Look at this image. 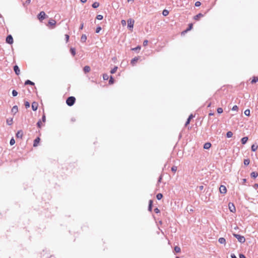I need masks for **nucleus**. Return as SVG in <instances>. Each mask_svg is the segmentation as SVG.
I'll list each match as a JSON object with an SVG mask.
<instances>
[{
    "label": "nucleus",
    "instance_id": "nucleus-1",
    "mask_svg": "<svg viewBox=\"0 0 258 258\" xmlns=\"http://www.w3.org/2000/svg\"><path fill=\"white\" fill-rule=\"evenodd\" d=\"M76 102V98L74 96H70L66 100V103L69 106H73Z\"/></svg>",
    "mask_w": 258,
    "mask_h": 258
},
{
    "label": "nucleus",
    "instance_id": "nucleus-2",
    "mask_svg": "<svg viewBox=\"0 0 258 258\" xmlns=\"http://www.w3.org/2000/svg\"><path fill=\"white\" fill-rule=\"evenodd\" d=\"M233 235L240 243H243L245 241V238L243 236L235 233H234Z\"/></svg>",
    "mask_w": 258,
    "mask_h": 258
},
{
    "label": "nucleus",
    "instance_id": "nucleus-3",
    "mask_svg": "<svg viewBox=\"0 0 258 258\" xmlns=\"http://www.w3.org/2000/svg\"><path fill=\"white\" fill-rule=\"evenodd\" d=\"M46 16L45 12L41 11L37 15V18L40 21H42L45 18Z\"/></svg>",
    "mask_w": 258,
    "mask_h": 258
},
{
    "label": "nucleus",
    "instance_id": "nucleus-4",
    "mask_svg": "<svg viewBox=\"0 0 258 258\" xmlns=\"http://www.w3.org/2000/svg\"><path fill=\"white\" fill-rule=\"evenodd\" d=\"M6 42L7 43L9 44H12L13 43V38L11 35H8L6 39Z\"/></svg>",
    "mask_w": 258,
    "mask_h": 258
},
{
    "label": "nucleus",
    "instance_id": "nucleus-5",
    "mask_svg": "<svg viewBox=\"0 0 258 258\" xmlns=\"http://www.w3.org/2000/svg\"><path fill=\"white\" fill-rule=\"evenodd\" d=\"M228 207L231 212L235 213L236 212V208L233 203H229L228 204Z\"/></svg>",
    "mask_w": 258,
    "mask_h": 258
},
{
    "label": "nucleus",
    "instance_id": "nucleus-6",
    "mask_svg": "<svg viewBox=\"0 0 258 258\" xmlns=\"http://www.w3.org/2000/svg\"><path fill=\"white\" fill-rule=\"evenodd\" d=\"M134 20L130 19L127 20V27L129 29H132L134 27Z\"/></svg>",
    "mask_w": 258,
    "mask_h": 258
},
{
    "label": "nucleus",
    "instance_id": "nucleus-7",
    "mask_svg": "<svg viewBox=\"0 0 258 258\" xmlns=\"http://www.w3.org/2000/svg\"><path fill=\"white\" fill-rule=\"evenodd\" d=\"M220 192L222 194H225L227 192V188L225 185H221L219 187Z\"/></svg>",
    "mask_w": 258,
    "mask_h": 258
},
{
    "label": "nucleus",
    "instance_id": "nucleus-8",
    "mask_svg": "<svg viewBox=\"0 0 258 258\" xmlns=\"http://www.w3.org/2000/svg\"><path fill=\"white\" fill-rule=\"evenodd\" d=\"M14 71L17 75H19L20 73V70L17 65H15L13 67Z\"/></svg>",
    "mask_w": 258,
    "mask_h": 258
},
{
    "label": "nucleus",
    "instance_id": "nucleus-9",
    "mask_svg": "<svg viewBox=\"0 0 258 258\" xmlns=\"http://www.w3.org/2000/svg\"><path fill=\"white\" fill-rule=\"evenodd\" d=\"M38 104L36 102H33L32 103L31 107L33 111H36L37 110Z\"/></svg>",
    "mask_w": 258,
    "mask_h": 258
},
{
    "label": "nucleus",
    "instance_id": "nucleus-10",
    "mask_svg": "<svg viewBox=\"0 0 258 258\" xmlns=\"http://www.w3.org/2000/svg\"><path fill=\"white\" fill-rule=\"evenodd\" d=\"M23 136V132L22 130H19L17 132L16 135V137L17 138L22 139Z\"/></svg>",
    "mask_w": 258,
    "mask_h": 258
},
{
    "label": "nucleus",
    "instance_id": "nucleus-11",
    "mask_svg": "<svg viewBox=\"0 0 258 258\" xmlns=\"http://www.w3.org/2000/svg\"><path fill=\"white\" fill-rule=\"evenodd\" d=\"M194 117V116L191 114L189 115L188 118L187 119L186 122H185V125L186 126L189 123H190V120Z\"/></svg>",
    "mask_w": 258,
    "mask_h": 258
},
{
    "label": "nucleus",
    "instance_id": "nucleus-12",
    "mask_svg": "<svg viewBox=\"0 0 258 258\" xmlns=\"http://www.w3.org/2000/svg\"><path fill=\"white\" fill-rule=\"evenodd\" d=\"M40 141V139L39 137H37L34 140L33 142V146L36 147L37 146L38 143H39Z\"/></svg>",
    "mask_w": 258,
    "mask_h": 258
},
{
    "label": "nucleus",
    "instance_id": "nucleus-13",
    "mask_svg": "<svg viewBox=\"0 0 258 258\" xmlns=\"http://www.w3.org/2000/svg\"><path fill=\"white\" fill-rule=\"evenodd\" d=\"M18 111V106L17 105H15L13 107L11 110L12 113L14 114H15Z\"/></svg>",
    "mask_w": 258,
    "mask_h": 258
},
{
    "label": "nucleus",
    "instance_id": "nucleus-14",
    "mask_svg": "<svg viewBox=\"0 0 258 258\" xmlns=\"http://www.w3.org/2000/svg\"><path fill=\"white\" fill-rule=\"evenodd\" d=\"M153 207V201L152 200H149L148 205V211L151 212Z\"/></svg>",
    "mask_w": 258,
    "mask_h": 258
},
{
    "label": "nucleus",
    "instance_id": "nucleus-15",
    "mask_svg": "<svg viewBox=\"0 0 258 258\" xmlns=\"http://www.w3.org/2000/svg\"><path fill=\"white\" fill-rule=\"evenodd\" d=\"M203 14H202V13H199L198 14L194 16V19L196 21H198L201 17H203Z\"/></svg>",
    "mask_w": 258,
    "mask_h": 258
},
{
    "label": "nucleus",
    "instance_id": "nucleus-16",
    "mask_svg": "<svg viewBox=\"0 0 258 258\" xmlns=\"http://www.w3.org/2000/svg\"><path fill=\"white\" fill-rule=\"evenodd\" d=\"M139 58L137 57H135L133 58L131 61V63L132 66H135L137 61L138 60Z\"/></svg>",
    "mask_w": 258,
    "mask_h": 258
},
{
    "label": "nucleus",
    "instance_id": "nucleus-17",
    "mask_svg": "<svg viewBox=\"0 0 258 258\" xmlns=\"http://www.w3.org/2000/svg\"><path fill=\"white\" fill-rule=\"evenodd\" d=\"M212 145L209 142H207V143H206L204 145V148L205 149H209V148H211Z\"/></svg>",
    "mask_w": 258,
    "mask_h": 258
},
{
    "label": "nucleus",
    "instance_id": "nucleus-18",
    "mask_svg": "<svg viewBox=\"0 0 258 258\" xmlns=\"http://www.w3.org/2000/svg\"><path fill=\"white\" fill-rule=\"evenodd\" d=\"M248 137H243L241 139V143L243 145H244L245 144L247 141H248Z\"/></svg>",
    "mask_w": 258,
    "mask_h": 258
},
{
    "label": "nucleus",
    "instance_id": "nucleus-19",
    "mask_svg": "<svg viewBox=\"0 0 258 258\" xmlns=\"http://www.w3.org/2000/svg\"><path fill=\"white\" fill-rule=\"evenodd\" d=\"M218 242L221 244H226V239L223 237H220L218 239Z\"/></svg>",
    "mask_w": 258,
    "mask_h": 258
},
{
    "label": "nucleus",
    "instance_id": "nucleus-20",
    "mask_svg": "<svg viewBox=\"0 0 258 258\" xmlns=\"http://www.w3.org/2000/svg\"><path fill=\"white\" fill-rule=\"evenodd\" d=\"M90 70H91V69H90V67L88 66H85L83 68V71L85 73L89 72L90 71Z\"/></svg>",
    "mask_w": 258,
    "mask_h": 258
},
{
    "label": "nucleus",
    "instance_id": "nucleus-21",
    "mask_svg": "<svg viewBox=\"0 0 258 258\" xmlns=\"http://www.w3.org/2000/svg\"><path fill=\"white\" fill-rule=\"evenodd\" d=\"M258 173L256 172L253 171L250 173V177L253 178H255L257 177Z\"/></svg>",
    "mask_w": 258,
    "mask_h": 258
},
{
    "label": "nucleus",
    "instance_id": "nucleus-22",
    "mask_svg": "<svg viewBox=\"0 0 258 258\" xmlns=\"http://www.w3.org/2000/svg\"><path fill=\"white\" fill-rule=\"evenodd\" d=\"M24 84H25V85H30L33 86V85H34L35 84L32 81H31L29 80H27L25 82Z\"/></svg>",
    "mask_w": 258,
    "mask_h": 258
},
{
    "label": "nucleus",
    "instance_id": "nucleus-23",
    "mask_svg": "<svg viewBox=\"0 0 258 258\" xmlns=\"http://www.w3.org/2000/svg\"><path fill=\"white\" fill-rule=\"evenodd\" d=\"M87 40V36L86 34H83L81 38V41L82 42L84 43Z\"/></svg>",
    "mask_w": 258,
    "mask_h": 258
},
{
    "label": "nucleus",
    "instance_id": "nucleus-24",
    "mask_svg": "<svg viewBox=\"0 0 258 258\" xmlns=\"http://www.w3.org/2000/svg\"><path fill=\"white\" fill-rule=\"evenodd\" d=\"M258 82V78L257 77L254 76L252 77V79L251 81V84H254Z\"/></svg>",
    "mask_w": 258,
    "mask_h": 258
},
{
    "label": "nucleus",
    "instance_id": "nucleus-25",
    "mask_svg": "<svg viewBox=\"0 0 258 258\" xmlns=\"http://www.w3.org/2000/svg\"><path fill=\"white\" fill-rule=\"evenodd\" d=\"M55 24L56 21L53 19L50 20L48 22V24L50 26H55Z\"/></svg>",
    "mask_w": 258,
    "mask_h": 258
},
{
    "label": "nucleus",
    "instance_id": "nucleus-26",
    "mask_svg": "<svg viewBox=\"0 0 258 258\" xmlns=\"http://www.w3.org/2000/svg\"><path fill=\"white\" fill-rule=\"evenodd\" d=\"M70 51L73 56H75L76 55V49L75 48L71 47Z\"/></svg>",
    "mask_w": 258,
    "mask_h": 258
},
{
    "label": "nucleus",
    "instance_id": "nucleus-27",
    "mask_svg": "<svg viewBox=\"0 0 258 258\" xmlns=\"http://www.w3.org/2000/svg\"><path fill=\"white\" fill-rule=\"evenodd\" d=\"M257 148H258L257 145H255L253 144L251 146V150L253 152H255L257 149Z\"/></svg>",
    "mask_w": 258,
    "mask_h": 258
},
{
    "label": "nucleus",
    "instance_id": "nucleus-28",
    "mask_svg": "<svg viewBox=\"0 0 258 258\" xmlns=\"http://www.w3.org/2000/svg\"><path fill=\"white\" fill-rule=\"evenodd\" d=\"M174 250L176 253H179L180 252V248L178 246H175L174 248Z\"/></svg>",
    "mask_w": 258,
    "mask_h": 258
},
{
    "label": "nucleus",
    "instance_id": "nucleus-29",
    "mask_svg": "<svg viewBox=\"0 0 258 258\" xmlns=\"http://www.w3.org/2000/svg\"><path fill=\"white\" fill-rule=\"evenodd\" d=\"M114 82V79L112 76H110L109 80V84L111 85L113 84Z\"/></svg>",
    "mask_w": 258,
    "mask_h": 258
},
{
    "label": "nucleus",
    "instance_id": "nucleus-30",
    "mask_svg": "<svg viewBox=\"0 0 258 258\" xmlns=\"http://www.w3.org/2000/svg\"><path fill=\"white\" fill-rule=\"evenodd\" d=\"M233 136V133L231 131H228L227 133H226V137L227 138H230L231 137H232Z\"/></svg>",
    "mask_w": 258,
    "mask_h": 258
},
{
    "label": "nucleus",
    "instance_id": "nucleus-31",
    "mask_svg": "<svg viewBox=\"0 0 258 258\" xmlns=\"http://www.w3.org/2000/svg\"><path fill=\"white\" fill-rule=\"evenodd\" d=\"M7 123L9 125H11L13 124V118H11L10 119H7Z\"/></svg>",
    "mask_w": 258,
    "mask_h": 258
},
{
    "label": "nucleus",
    "instance_id": "nucleus-32",
    "mask_svg": "<svg viewBox=\"0 0 258 258\" xmlns=\"http://www.w3.org/2000/svg\"><path fill=\"white\" fill-rule=\"evenodd\" d=\"M99 6V3L98 2H94L92 5V7L94 8H97Z\"/></svg>",
    "mask_w": 258,
    "mask_h": 258
},
{
    "label": "nucleus",
    "instance_id": "nucleus-33",
    "mask_svg": "<svg viewBox=\"0 0 258 258\" xmlns=\"http://www.w3.org/2000/svg\"><path fill=\"white\" fill-rule=\"evenodd\" d=\"M118 69V67L117 66H115L112 69H111V70L110 71V73L113 74H114L117 70Z\"/></svg>",
    "mask_w": 258,
    "mask_h": 258
},
{
    "label": "nucleus",
    "instance_id": "nucleus-34",
    "mask_svg": "<svg viewBox=\"0 0 258 258\" xmlns=\"http://www.w3.org/2000/svg\"><path fill=\"white\" fill-rule=\"evenodd\" d=\"M163 198V195L159 193L156 195V198L158 200H160Z\"/></svg>",
    "mask_w": 258,
    "mask_h": 258
},
{
    "label": "nucleus",
    "instance_id": "nucleus-35",
    "mask_svg": "<svg viewBox=\"0 0 258 258\" xmlns=\"http://www.w3.org/2000/svg\"><path fill=\"white\" fill-rule=\"evenodd\" d=\"M243 163H244V165L247 166L249 165V164L250 163V160L249 159H244Z\"/></svg>",
    "mask_w": 258,
    "mask_h": 258
},
{
    "label": "nucleus",
    "instance_id": "nucleus-36",
    "mask_svg": "<svg viewBox=\"0 0 258 258\" xmlns=\"http://www.w3.org/2000/svg\"><path fill=\"white\" fill-rule=\"evenodd\" d=\"M31 3V0H26L25 3H23V6L24 7H26L27 5L30 4Z\"/></svg>",
    "mask_w": 258,
    "mask_h": 258
},
{
    "label": "nucleus",
    "instance_id": "nucleus-37",
    "mask_svg": "<svg viewBox=\"0 0 258 258\" xmlns=\"http://www.w3.org/2000/svg\"><path fill=\"white\" fill-rule=\"evenodd\" d=\"M141 48V46L140 45L137 46V47L133 48L132 49V50L137 51L138 50H140Z\"/></svg>",
    "mask_w": 258,
    "mask_h": 258
},
{
    "label": "nucleus",
    "instance_id": "nucleus-38",
    "mask_svg": "<svg viewBox=\"0 0 258 258\" xmlns=\"http://www.w3.org/2000/svg\"><path fill=\"white\" fill-rule=\"evenodd\" d=\"M162 14L164 16H166L169 14V11L165 9L163 11Z\"/></svg>",
    "mask_w": 258,
    "mask_h": 258
},
{
    "label": "nucleus",
    "instance_id": "nucleus-39",
    "mask_svg": "<svg viewBox=\"0 0 258 258\" xmlns=\"http://www.w3.org/2000/svg\"><path fill=\"white\" fill-rule=\"evenodd\" d=\"M244 114L247 116H250V110L249 109H246L244 111Z\"/></svg>",
    "mask_w": 258,
    "mask_h": 258
},
{
    "label": "nucleus",
    "instance_id": "nucleus-40",
    "mask_svg": "<svg viewBox=\"0 0 258 258\" xmlns=\"http://www.w3.org/2000/svg\"><path fill=\"white\" fill-rule=\"evenodd\" d=\"M103 79L104 80H107L109 79V76L107 74H104L103 75Z\"/></svg>",
    "mask_w": 258,
    "mask_h": 258
},
{
    "label": "nucleus",
    "instance_id": "nucleus-41",
    "mask_svg": "<svg viewBox=\"0 0 258 258\" xmlns=\"http://www.w3.org/2000/svg\"><path fill=\"white\" fill-rule=\"evenodd\" d=\"M15 141L14 140V139L13 138H12L11 140H10V144L11 146H13L15 144Z\"/></svg>",
    "mask_w": 258,
    "mask_h": 258
},
{
    "label": "nucleus",
    "instance_id": "nucleus-42",
    "mask_svg": "<svg viewBox=\"0 0 258 258\" xmlns=\"http://www.w3.org/2000/svg\"><path fill=\"white\" fill-rule=\"evenodd\" d=\"M13 97H16L18 95V92L16 90H13L12 92Z\"/></svg>",
    "mask_w": 258,
    "mask_h": 258
},
{
    "label": "nucleus",
    "instance_id": "nucleus-43",
    "mask_svg": "<svg viewBox=\"0 0 258 258\" xmlns=\"http://www.w3.org/2000/svg\"><path fill=\"white\" fill-rule=\"evenodd\" d=\"M193 25L192 23H190L188 24V27L186 28V29L189 31L192 28Z\"/></svg>",
    "mask_w": 258,
    "mask_h": 258
},
{
    "label": "nucleus",
    "instance_id": "nucleus-44",
    "mask_svg": "<svg viewBox=\"0 0 258 258\" xmlns=\"http://www.w3.org/2000/svg\"><path fill=\"white\" fill-rule=\"evenodd\" d=\"M42 123H41V120H39L37 122V126L38 128H41V126H42Z\"/></svg>",
    "mask_w": 258,
    "mask_h": 258
},
{
    "label": "nucleus",
    "instance_id": "nucleus-45",
    "mask_svg": "<svg viewBox=\"0 0 258 258\" xmlns=\"http://www.w3.org/2000/svg\"><path fill=\"white\" fill-rule=\"evenodd\" d=\"M103 16L101 15H98L96 16V19L98 20H101L103 19Z\"/></svg>",
    "mask_w": 258,
    "mask_h": 258
},
{
    "label": "nucleus",
    "instance_id": "nucleus-46",
    "mask_svg": "<svg viewBox=\"0 0 258 258\" xmlns=\"http://www.w3.org/2000/svg\"><path fill=\"white\" fill-rule=\"evenodd\" d=\"M24 105H25V107L26 108H29L30 106V103L28 101H26L25 102Z\"/></svg>",
    "mask_w": 258,
    "mask_h": 258
},
{
    "label": "nucleus",
    "instance_id": "nucleus-47",
    "mask_svg": "<svg viewBox=\"0 0 258 258\" xmlns=\"http://www.w3.org/2000/svg\"><path fill=\"white\" fill-rule=\"evenodd\" d=\"M217 111L218 113L221 114L223 112V110L222 108L219 107L217 108Z\"/></svg>",
    "mask_w": 258,
    "mask_h": 258
},
{
    "label": "nucleus",
    "instance_id": "nucleus-48",
    "mask_svg": "<svg viewBox=\"0 0 258 258\" xmlns=\"http://www.w3.org/2000/svg\"><path fill=\"white\" fill-rule=\"evenodd\" d=\"M102 28L100 26H98L96 29V33H98L101 30Z\"/></svg>",
    "mask_w": 258,
    "mask_h": 258
},
{
    "label": "nucleus",
    "instance_id": "nucleus-49",
    "mask_svg": "<svg viewBox=\"0 0 258 258\" xmlns=\"http://www.w3.org/2000/svg\"><path fill=\"white\" fill-rule=\"evenodd\" d=\"M238 109V107L236 105H235L233 106V107L232 108V110L233 111H237Z\"/></svg>",
    "mask_w": 258,
    "mask_h": 258
},
{
    "label": "nucleus",
    "instance_id": "nucleus-50",
    "mask_svg": "<svg viewBox=\"0 0 258 258\" xmlns=\"http://www.w3.org/2000/svg\"><path fill=\"white\" fill-rule=\"evenodd\" d=\"M177 170V167L176 166H173L171 167V171L173 172H175Z\"/></svg>",
    "mask_w": 258,
    "mask_h": 258
},
{
    "label": "nucleus",
    "instance_id": "nucleus-51",
    "mask_svg": "<svg viewBox=\"0 0 258 258\" xmlns=\"http://www.w3.org/2000/svg\"><path fill=\"white\" fill-rule=\"evenodd\" d=\"M42 121L43 122H45L46 121V116L45 115V113L43 112V115L42 116Z\"/></svg>",
    "mask_w": 258,
    "mask_h": 258
},
{
    "label": "nucleus",
    "instance_id": "nucleus-52",
    "mask_svg": "<svg viewBox=\"0 0 258 258\" xmlns=\"http://www.w3.org/2000/svg\"><path fill=\"white\" fill-rule=\"evenodd\" d=\"M195 5L196 7H200L201 5V3L199 1H197L195 3Z\"/></svg>",
    "mask_w": 258,
    "mask_h": 258
},
{
    "label": "nucleus",
    "instance_id": "nucleus-53",
    "mask_svg": "<svg viewBox=\"0 0 258 258\" xmlns=\"http://www.w3.org/2000/svg\"><path fill=\"white\" fill-rule=\"evenodd\" d=\"M69 38H70V36L68 34H66L65 35V38H66V42H68L69 40Z\"/></svg>",
    "mask_w": 258,
    "mask_h": 258
},
{
    "label": "nucleus",
    "instance_id": "nucleus-54",
    "mask_svg": "<svg viewBox=\"0 0 258 258\" xmlns=\"http://www.w3.org/2000/svg\"><path fill=\"white\" fill-rule=\"evenodd\" d=\"M154 212H155L156 213H157V214L159 213H160V210H159L158 208H155V209H154Z\"/></svg>",
    "mask_w": 258,
    "mask_h": 258
},
{
    "label": "nucleus",
    "instance_id": "nucleus-55",
    "mask_svg": "<svg viewBox=\"0 0 258 258\" xmlns=\"http://www.w3.org/2000/svg\"><path fill=\"white\" fill-rule=\"evenodd\" d=\"M148 40H145L143 41V46H145L148 45Z\"/></svg>",
    "mask_w": 258,
    "mask_h": 258
},
{
    "label": "nucleus",
    "instance_id": "nucleus-56",
    "mask_svg": "<svg viewBox=\"0 0 258 258\" xmlns=\"http://www.w3.org/2000/svg\"><path fill=\"white\" fill-rule=\"evenodd\" d=\"M239 256V258H246V256L242 253H240Z\"/></svg>",
    "mask_w": 258,
    "mask_h": 258
},
{
    "label": "nucleus",
    "instance_id": "nucleus-57",
    "mask_svg": "<svg viewBox=\"0 0 258 258\" xmlns=\"http://www.w3.org/2000/svg\"><path fill=\"white\" fill-rule=\"evenodd\" d=\"M253 187L254 189H256L258 188V183H255L253 185Z\"/></svg>",
    "mask_w": 258,
    "mask_h": 258
},
{
    "label": "nucleus",
    "instance_id": "nucleus-58",
    "mask_svg": "<svg viewBox=\"0 0 258 258\" xmlns=\"http://www.w3.org/2000/svg\"><path fill=\"white\" fill-rule=\"evenodd\" d=\"M188 31L186 29L185 30L181 32V35H184L186 33H187Z\"/></svg>",
    "mask_w": 258,
    "mask_h": 258
},
{
    "label": "nucleus",
    "instance_id": "nucleus-59",
    "mask_svg": "<svg viewBox=\"0 0 258 258\" xmlns=\"http://www.w3.org/2000/svg\"><path fill=\"white\" fill-rule=\"evenodd\" d=\"M83 27H84V23H82L81 24V25H80V27H79V30H82V29H83Z\"/></svg>",
    "mask_w": 258,
    "mask_h": 258
},
{
    "label": "nucleus",
    "instance_id": "nucleus-60",
    "mask_svg": "<svg viewBox=\"0 0 258 258\" xmlns=\"http://www.w3.org/2000/svg\"><path fill=\"white\" fill-rule=\"evenodd\" d=\"M230 256L231 258H237V256L234 253H232Z\"/></svg>",
    "mask_w": 258,
    "mask_h": 258
},
{
    "label": "nucleus",
    "instance_id": "nucleus-61",
    "mask_svg": "<svg viewBox=\"0 0 258 258\" xmlns=\"http://www.w3.org/2000/svg\"><path fill=\"white\" fill-rule=\"evenodd\" d=\"M242 180V184H244L246 182V179H245V178H243Z\"/></svg>",
    "mask_w": 258,
    "mask_h": 258
},
{
    "label": "nucleus",
    "instance_id": "nucleus-62",
    "mask_svg": "<svg viewBox=\"0 0 258 258\" xmlns=\"http://www.w3.org/2000/svg\"><path fill=\"white\" fill-rule=\"evenodd\" d=\"M162 179V176H160L159 178H158V182H161V180Z\"/></svg>",
    "mask_w": 258,
    "mask_h": 258
},
{
    "label": "nucleus",
    "instance_id": "nucleus-63",
    "mask_svg": "<svg viewBox=\"0 0 258 258\" xmlns=\"http://www.w3.org/2000/svg\"><path fill=\"white\" fill-rule=\"evenodd\" d=\"M200 190H203V188H204V186L203 185H201L199 187Z\"/></svg>",
    "mask_w": 258,
    "mask_h": 258
},
{
    "label": "nucleus",
    "instance_id": "nucleus-64",
    "mask_svg": "<svg viewBox=\"0 0 258 258\" xmlns=\"http://www.w3.org/2000/svg\"><path fill=\"white\" fill-rule=\"evenodd\" d=\"M121 23H122V25H124V24H126V22H125V20H122L121 21Z\"/></svg>",
    "mask_w": 258,
    "mask_h": 258
}]
</instances>
